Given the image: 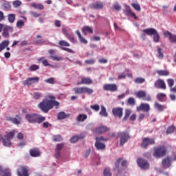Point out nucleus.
<instances>
[{
  "instance_id": "nucleus-34",
  "label": "nucleus",
  "mask_w": 176,
  "mask_h": 176,
  "mask_svg": "<svg viewBox=\"0 0 176 176\" xmlns=\"http://www.w3.org/2000/svg\"><path fill=\"white\" fill-rule=\"evenodd\" d=\"M100 116H103L104 118H107L108 116V113H107V109L104 106H101V111L99 113Z\"/></svg>"
},
{
  "instance_id": "nucleus-36",
  "label": "nucleus",
  "mask_w": 176,
  "mask_h": 176,
  "mask_svg": "<svg viewBox=\"0 0 176 176\" xmlns=\"http://www.w3.org/2000/svg\"><path fill=\"white\" fill-rule=\"evenodd\" d=\"M157 74H158L160 76H168V75H170V72L167 70H158Z\"/></svg>"
},
{
  "instance_id": "nucleus-40",
  "label": "nucleus",
  "mask_w": 176,
  "mask_h": 176,
  "mask_svg": "<svg viewBox=\"0 0 176 176\" xmlns=\"http://www.w3.org/2000/svg\"><path fill=\"white\" fill-rule=\"evenodd\" d=\"M155 109H157V111H159L160 112H163L164 108H166V107L157 102H155Z\"/></svg>"
},
{
  "instance_id": "nucleus-52",
  "label": "nucleus",
  "mask_w": 176,
  "mask_h": 176,
  "mask_svg": "<svg viewBox=\"0 0 176 176\" xmlns=\"http://www.w3.org/2000/svg\"><path fill=\"white\" fill-rule=\"evenodd\" d=\"M166 82L168 83V87L171 88L173 87V86H174V83H175L174 79L169 78L166 80Z\"/></svg>"
},
{
  "instance_id": "nucleus-47",
  "label": "nucleus",
  "mask_w": 176,
  "mask_h": 176,
  "mask_svg": "<svg viewBox=\"0 0 176 176\" xmlns=\"http://www.w3.org/2000/svg\"><path fill=\"white\" fill-rule=\"evenodd\" d=\"M131 6L135 9V10H137L138 12H141V6L138 3H132Z\"/></svg>"
},
{
  "instance_id": "nucleus-51",
  "label": "nucleus",
  "mask_w": 176,
  "mask_h": 176,
  "mask_svg": "<svg viewBox=\"0 0 176 176\" xmlns=\"http://www.w3.org/2000/svg\"><path fill=\"white\" fill-rule=\"evenodd\" d=\"M135 83L142 84L145 82V78L138 77L134 80Z\"/></svg>"
},
{
  "instance_id": "nucleus-23",
  "label": "nucleus",
  "mask_w": 176,
  "mask_h": 176,
  "mask_svg": "<svg viewBox=\"0 0 176 176\" xmlns=\"http://www.w3.org/2000/svg\"><path fill=\"white\" fill-rule=\"evenodd\" d=\"M95 146L96 148V149H98V151H102L104 149H105V144L100 142V140H96V143H95Z\"/></svg>"
},
{
  "instance_id": "nucleus-53",
  "label": "nucleus",
  "mask_w": 176,
  "mask_h": 176,
  "mask_svg": "<svg viewBox=\"0 0 176 176\" xmlns=\"http://www.w3.org/2000/svg\"><path fill=\"white\" fill-rule=\"evenodd\" d=\"M46 83H50V85H54L56 81L54 80V78L52 77L45 80Z\"/></svg>"
},
{
  "instance_id": "nucleus-7",
  "label": "nucleus",
  "mask_w": 176,
  "mask_h": 176,
  "mask_svg": "<svg viewBox=\"0 0 176 176\" xmlns=\"http://www.w3.org/2000/svg\"><path fill=\"white\" fill-rule=\"evenodd\" d=\"M155 138H144L141 143V146L144 148V149H146L149 145H155Z\"/></svg>"
},
{
  "instance_id": "nucleus-10",
  "label": "nucleus",
  "mask_w": 176,
  "mask_h": 176,
  "mask_svg": "<svg viewBox=\"0 0 176 176\" xmlns=\"http://www.w3.org/2000/svg\"><path fill=\"white\" fill-rule=\"evenodd\" d=\"M103 90L115 93V91H118V85L116 84H105L103 86Z\"/></svg>"
},
{
  "instance_id": "nucleus-8",
  "label": "nucleus",
  "mask_w": 176,
  "mask_h": 176,
  "mask_svg": "<svg viewBox=\"0 0 176 176\" xmlns=\"http://www.w3.org/2000/svg\"><path fill=\"white\" fill-rule=\"evenodd\" d=\"M135 96L138 98L143 100V101H152L150 95L146 94L145 91H139L135 93Z\"/></svg>"
},
{
  "instance_id": "nucleus-57",
  "label": "nucleus",
  "mask_w": 176,
  "mask_h": 176,
  "mask_svg": "<svg viewBox=\"0 0 176 176\" xmlns=\"http://www.w3.org/2000/svg\"><path fill=\"white\" fill-rule=\"evenodd\" d=\"M90 108L94 111H96V112H98L100 111V105L98 104L91 105Z\"/></svg>"
},
{
  "instance_id": "nucleus-13",
  "label": "nucleus",
  "mask_w": 176,
  "mask_h": 176,
  "mask_svg": "<svg viewBox=\"0 0 176 176\" xmlns=\"http://www.w3.org/2000/svg\"><path fill=\"white\" fill-rule=\"evenodd\" d=\"M35 82H39V78L38 77L28 78L23 81L22 85L23 86H31V85H34Z\"/></svg>"
},
{
  "instance_id": "nucleus-4",
  "label": "nucleus",
  "mask_w": 176,
  "mask_h": 176,
  "mask_svg": "<svg viewBox=\"0 0 176 176\" xmlns=\"http://www.w3.org/2000/svg\"><path fill=\"white\" fill-rule=\"evenodd\" d=\"M14 138V131H10L8 135L4 137L0 135V141H2L3 146H12V142L10 140Z\"/></svg>"
},
{
  "instance_id": "nucleus-43",
  "label": "nucleus",
  "mask_w": 176,
  "mask_h": 176,
  "mask_svg": "<svg viewBox=\"0 0 176 176\" xmlns=\"http://www.w3.org/2000/svg\"><path fill=\"white\" fill-rule=\"evenodd\" d=\"M67 117V113H65V112L64 111H61L58 114V119L59 120L65 119Z\"/></svg>"
},
{
  "instance_id": "nucleus-5",
  "label": "nucleus",
  "mask_w": 176,
  "mask_h": 176,
  "mask_svg": "<svg viewBox=\"0 0 176 176\" xmlns=\"http://www.w3.org/2000/svg\"><path fill=\"white\" fill-rule=\"evenodd\" d=\"M143 32L148 35L149 36H153V39L155 43H159L160 42V35H159V32L155 28H148L143 30Z\"/></svg>"
},
{
  "instance_id": "nucleus-19",
  "label": "nucleus",
  "mask_w": 176,
  "mask_h": 176,
  "mask_svg": "<svg viewBox=\"0 0 176 176\" xmlns=\"http://www.w3.org/2000/svg\"><path fill=\"white\" fill-rule=\"evenodd\" d=\"M9 32H13V28L12 26L5 27L3 29V33H2L3 36H5V38H9V36H10L9 34Z\"/></svg>"
},
{
  "instance_id": "nucleus-33",
  "label": "nucleus",
  "mask_w": 176,
  "mask_h": 176,
  "mask_svg": "<svg viewBox=\"0 0 176 176\" xmlns=\"http://www.w3.org/2000/svg\"><path fill=\"white\" fill-rule=\"evenodd\" d=\"M166 97H167L166 94L160 93V94H157V100L158 101H160L161 102H163V101H164V99L166 98Z\"/></svg>"
},
{
  "instance_id": "nucleus-63",
  "label": "nucleus",
  "mask_w": 176,
  "mask_h": 176,
  "mask_svg": "<svg viewBox=\"0 0 176 176\" xmlns=\"http://www.w3.org/2000/svg\"><path fill=\"white\" fill-rule=\"evenodd\" d=\"M122 160H123L122 157L118 158L116 162H115V166L117 168H119V166L120 164V162H122Z\"/></svg>"
},
{
  "instance_id": "nucleus-28",
  "label": "nucleus",
  "mask_w": 176,
  "mask_h": 176,
  "mask_svg": "<svg viewBox=\"0 0 176 176\" xmlns=\"http://www.w3.org/2000/svg\"><path fill=\"white\" fill-rule=\"evenodd\" d=\"M36 38H37V39H38V40L36 41V43L37 45H46L47 41H46V40H45V38H42V36L37 35Z\"/></svg>"
},
{
  "instance_id": "nucleus-32",
  "label": "nucleus",
  "mask_w": 176,
  "mask_h": 176,
  "mask_svg": "<svg viewBox=\"0 0 176 176\" xmlns=\"http://www.w3.org/2000/svg\"><path fill=\"white\" fill-rule=\"evenodd\" d=\"M82 83H83V85H91L93 80L89 77H84L82 78Z\"/></svg>"
},
{
  "instance_id": "nucleus-14",
  "label": "nucleus",
  "mask_w": 176,
  "mask_h": 176,
  "mask_svg": "<svg viewBox=\"0 0 176 176\" xmlns=\"http://www.w3.org/2000/svg\"><path fill=\"white\" fill-rule=\"evenodd\" d=\"M112 113L113 116L116 118H118V119H122L123 116V108L122 107H116L112 109Z\"/></svg>"
},
{
  "instance_id": "nucleus-46",
  "label": "nucleus",
  "mask_w": 176,
  "mask_h": 176,
  "mask_svg": "<svg viewBox=\"0 0 176 176\" xmlns=\"http://www.w3.org/2000/svg\"><path fill=\"white\" fill-rule=\"evenodd\" d=\"M66 37L67 39H69V41H70V42H72V43H76V39L74 36V34H68L66 36Z\"/></svg>"
},
{
  "instance_id": "nucleus-44",
  "label": "nucleus",
  "mask_w": 176,
  "mask_h": 176,
  "mask_svg": "<svg viewBox=\"0 0 176 176\" xmlns=\"http://www.w3.org/2000/svg\"><path fill=\"white\" fill-rule=\"evenodd\" d=\"M52 140L54 141V142H60L63 141V138H61V135H54L52 138Z\"/></svg>"
},
{
  "instance_id": "nucleus-56",
  "label": "nucleus",
  "mask_w": 176,
  "mask_h": 176,
  "mask_svg": "<svg viewBox=\"0 0 176 176\" xmlns=\"http://www.w3.org/2000/svg\"><path fill=\"white\" fill-rule=\"evenodd\" d=\"M50 58H52V60H54V61H60V60H63V57L58 56H50Z\"/></svg>"
},
{
  "instance_id": "nucleus-2",
  "label": "nucleus",
  "mask_w": 176,
  "mask_h": 176,
  "mask_svg": "<svg viewBox=\"0 0 176 176\" xmlns=\"http://www.w3.org/2000/svg\"><path fill=\"white\" fill-rule=\"evenodd\" d=\"M25 119L29 123H32L33 124H35V123L41 124L46 120L45 117L39 116L36 113L27 114L25 116Z\"/></svg>"
},
{
  "instance_id": "nucleus-38",
  "label": "nucleus",
  "mask_w": 176,
  "mask_h": 176,
  "mask_svg": "<svg viewBox=\"0 0 176 176\" xmlns=\"http://www.w3.org/2000/svg\"><path fill=\"white\" fill-rule=\"evenodd\" d=\"M8 20L9 23H14V20H16V14H9L8 15Z\"/></svg>"
},
{
  "instance_id": "nucleus-45",
  "label": "nucleus",
  "mask_w": 176,
  "mask_h": 176,
  "mask_svg": "<svg viewBox=\"0 0 176 176\" xmlns=\"http://www.w3.org/2000/svg\"><path fill=\"white\" fill-rule=\"evenodd\" d=\"M42 93L41 92H34L33 94V98H34V100H39V98H42Z\"/></svg>"
},
{
  "instance_id": "nucleus-41",
  "label": "nucleus",
  "mask_w": 176,
  "mask_h": 176,
  "mask_svg": "<svg viewBox=\"0 0 176 176\" xmlns=\"http://www.w3.org/2000/svg\"><path fill=\"white\" fill-rule=\"evenodd\" d=\"M127 104L131 105V107H134V105H135V99L133 97L129 98Z\"/></svg>"
},
{
  "instance_id": "nucleus-17",
  "label": "nucleus",
  "mask_w": 176,
  "mask_h": 176,
  "mask_svg": "<svg viewBox=\"0 0 176 176\" xmlns=\"http://www.w3.org/2000/svg\"><path fill=\"white\" fill-rule=\"evenodd\" d=\"M164 36H168L169 41L170 43H176V35L171 34V32L166 31L164 32Z\"/></svg>"
},
{
  "instance_id": "nucleus-49",
  "label": "nucleus",
  "mask_w": 176,
  "mask_h": 176,
  "mask_svg": "<svg viewBox=\"0 0 176 176\" xmlns=\"http://www.w3.org/2000/svg\"><path fill=\"white\" fill-rule=\"evenodd\" d=\"M130 115H131V110L130 109H126L125 111V116L123 118V120H126L129 119V118L130 117Z\"/></svg>"
},
{
  "instance_id": "nucleus-48",
  "label": "nucleus",
  "mask_w": 176,
  "mask_h": 176,
  "mask_svg": "<svg viewBox=\"0 0 176 176\" xmlns=\"http://www.w3.org/2000/svg\"><path fill=\"white\" fill-rule=\"evenodd\" d=\"M86 93L87 94H93L94 91L93 89L89 88L87 87H84V94Z\"/></svg>"
},
{
  "instance_id": "nucleus-50",
  "label": "nucleus",
  "mask_w": 176,
  "mask_h": 176,
  "mask_svg": "<svg viewBox=\"0 0 176 176\" xmlns=\"http://www.w3.org/2000/svg\"><path fill=\"white\" fill-rule=\"evenodd\" d=\"M175 130V126H174L173 125H171L167 129L166 133V134H172V133H174Z\"/></svg>"
},
{
  "instance_id": "nucleus-24",
  "label": "nucleus",
  "mask_w": 176,
  "mask_h": 176,
  "mask_svg": "<svg viewBox=\"0 0 176 176\" xmlns=\"http://www.w3.org/2000/svg\"><path fill=\"white\" fill-rule=\"evenodd\" d=\"M30 155L32 157H38V156H41V152L38 148H32L30 151Z\"/></svg>"
},
{
  "instance_id": "nucleus-27",
  "label": "nucleus",
  "mask_w": 176,
  "mask_h": 176,
  "mask_svg": "<svg viewBox=\"0 0 176 176\" xmlns=\"http://www.w3.org/2000/svg\"><path fill=\"white\" fill-rule=\"evenodd\" d=\"M63 148H64V144H58L56 146V159L60 158V151H61V149H63Z\"/></svg>"
},
{
  "instance_id": "nucleus-15",
  "label": "nucleus",
  "mask_w": 176,
  "mask_h": 176,
  "mask_svg": "<svg viewBox=\"0 0 176 176\" xmlns=\"http://www.w3.org/2000/svg\"><path fill=\"white\" fill-rule=\"evenodd\" d=\"M154 86L156 89H162V90H166L167 89L166 82L162 79L157 80L154 83Z\"/></svg>"
},
{
  "instance_id": "nucleus-18",
  "label": "nucleus",
  "mask_w": 176,
  "mask_h": 176,
  "mask_svg": "<svg viewBox=\"0 0 176 176\" xmlns=\"http://www.w3.org/2000/svg\"><path fill=\"white\" fill-rule=\"evenodd\" d=\"M124 13L126 16H129L130 17H133L135 20H138V16H135V14L134 12H131V8L130 6H127L126 9L124 11Z\"/></svg>"
},
{
  "instance_id": "nucleus-58",
  "label": "nucleus",
  "mask_w": 176,
  "mask_h": 176,
  "mask_svg": "<svg viewBox=\"0 0 176 176\" xmlns=\"http://www.w3.org/2000/svg\"><path fill=\"white\" fill-rule=\"evenodd\" d=\"M37 69H39V66L36 65H32L29 68V71H37Z\"/></svg>"
},
{
  "instance_id": "nucleus-60",
  "label": "nucleus",
  "mask_w": 176,
  "mask_h": 176,
  "mask_svg": "<svg viewBox=\"0 0 176 176\" xmlns=\"http://www.w3.org/2000/svg\"><path fill=\"white\" fill-rule=\"evenodd\" d=\"M3 176H12V173L9 169H6L3 172Z\"/></svg>"
},
{
  "instance_id": "nucleus-35",
  "label": "nucleus",
  "mask_w": 176,
  "mask_h": 176,
  "mask_svg": "<svg viewBox=\"0 0 176 176\" xmlns=\"http://www.w3.org/2000/svg\"><path fill=\"white\" fill-rule=\"evenodd\" d=\"M87 119V115L86 114H79L77 116V122H85Z\"/></svg>"
},
{
  "instance_id": "nucleus-21",
  "label": "nucleus",
  "mask_w": 176,
  "mask_h": 176,
  "mask_svg": "<svg viewBox=\"0 0 176 176\" xmlns=\"http://www.w3.org/2000/svg\"><path fill=\"white\" fill-rule=\"evenodd\" d=\"M91 9H95L96 10H101V9L104 8V3L96 1L91 5Z\"/></svg>"
},
{
  "instance_id": "nucleus-1",
  "label": "nucleus",
  "mask_w": 176,
  "mask_h": 176,
  "mask_svg": "<svg viewBox=\"0 0 176 176\" xmlns=\"http://www.w3.org/2000/svg\"><path fill=\"white\" fill-rule=\"evenodd\" d=\"M49 99H44L38 104V108H40L43 112L47 113L50 109H53L54 107L58 108L60 102L56 100V96L49 95L47 96Z\"/></svg>"
},
{
  "instance_id": "nucleus-12",
  "label": "nucleus",
  "mask_w": 176,
  "mask_h": 176,
  "mask_svg": "<svg viewBox=\"0 0 176 176\" xmlns=\"http://www.w3.org/2000/svg\"><path fill=\"white\" fill-rule=\"evenodd\" d=\"M136 111L138 112H149L151 111V106L148 103H141L140 106L137 107Z\"/></svg>"
},
{
  "instance_id": "nucleus-22",
  "label": "nucleus",
  "mask_w": 176,
  "mask_h": 176,
  "mask_svg": "<svg viewBox=\"0 0 176 176\" xmlns=\"http://www.w3.org/2000/svg\"><path fill=\"white\" fill-rule=\"evenodd\" d=\"M16 118H18L8 117L7 118V120H8V122H11L14 124H20V123H21V118L19 117V116H16Z\"/></svg>"
},
{
  "instance_id": "nucleus-37",
  "label": "nucleus",
  "mask_w": 176,
  "mask_h": 176,
  "mask_svg": "<svg viewBox=\"0 0 176 176\" xmlns=\"http://www.w3.org/2000/svg\"><path fill=\"white\" fill-rule=\"evenodd\" d=\"M38 63H41L43 64L45 67H49L50 66V64H49V62L47 60L45 59V57H41L38 59Z\"/></svg>"
},
{
  "instance_id": "nucleus-11",
  "label": "nucleus",
  "mask_w": 176,
  "mask_h": 176,
  "mask_svg": "<svg viewBox=\"0 0 176 176\" xmlns=\"http://www.w3.org/2000/svg\"><path fill=\"white\" fill-rule=\"evenodd\" d=\"M137 163L139 167H140V168H142L143 170H148V168H149V163H148V161L142 158H138L137 160Z\"/></svg>"
},
{
  "instance_id": "nucleus-55",
  "label": "nucleus",
  "mask_w": 176,
  "mask_h": 176,
  "mask_svg": "<svg viewBox=\"0 0 176 176\" xmlns=\"http://www.w3.org/2000/svg\"><path fill=\"white\" fill-rule=\"evenodd\" d=\"M16 27H18V28H22L23 27H24V21L23 20H19L16 22Z\"/></svg>"
},
{
  "instance_id": "nucleus-29",
  "label": "nucleus",
  "mask_w": 176,
  "mask_h": 176,
  "mask_svg": "<svg viewBox=\"0 0 176 176\" xmlns=\"http://www.w3.org/2000/svg\"><path fill=\"white\" fill-rule=\"evenodd\" d=\"M76 34H77V36H78V38L80 42L81 43H84L85 45H86L87 43V40H86V38H83V36H82L80 32H79V30H77Z\"/></svg>"
},
{
  "instance_id": "nucleus-61",
  "label": "nucleus",
  "mask_w": 176,
  "mask_h": 176,
  "mask_svg": "<svg viewBox=\"0 0 176 176\" xmlns=\"http://www.w3.org/2000/svg\"><path fill=\"white\" fill-rule=\"evenodd\" d=\"M85 64L87 65H93L94 63H96V60L94 59H87L85 61Z\"/></svg>"
},
{
  "instance_id": "nucleus-3",
  "label": "nucleus",
  "mask_w": 176,
  "mask_h": 176,
  "mask_svg": "<svg viewBox=\"0 0 176 176\" xmlns=\"http://www.w3.org/2000/svg\"><path fill=\"white\" fill-rule=\"evenodd\" d=\"M153 156L156 159H160V157H164L167 155V147L166 146H160L153 148Z\"/></svg>"
},
{
  "instance_id": "nucleus-25",
  "label": "nucleus",
  "mask_w": 176,
  "mask_h": 176,
  "mask_svg": "<svg viewBox=\"0 0 176 176\" xmlns=\"http://www.w3.org/2000/svg\"><path fill=\"white\" fill-rule=\"evenodd\" d=\"M82 32L84 35H87V32L89 34H93V28H91L90 26H83L82 28Z\"/></svg>"
},
{
  "instance_id": "nucleus-16",
  "label": "nucleus",
  "mask_w": 176,
  "mask_h": 176,
  "mask_svg": "<svg viewBox=\"0 0 176 176\" xmlns=\"http://www.w3.org/2000/svg\"><path fill=\"white\" fill-rule=\"evenodd\" d=\"M171 159L170 157H166L162 161V167L164 168H169V167H171Z\"/></svg>"
},
{
  "instance_id": "nucleus-42",
  "label": "nucleus",
  "mask_w": 176,
  "mask_h": 176,
  "mask_svg": "<svg viewBox=\"0 0 176 176\" xmlns=\"http://www.w3.org/2000/svg\"><path fill=\"white\" fill-rule=\"evenodd\" d=\"M104 176H112V173H111V168H105L103 171Z\"/></svg>"
},
{
  "instance_id": "nucleus-39",
  "label": "nucleus",
  "mask_w": 176,
  "mask_h": 176,
  "mask_svg": "<svg viewBox=\"0 0 176 176\" xmlns=\"http://www.w3.org/2000/svg\"><path fill=\"white\" fill-rule=\"evenodd\" d=\"M79 140H82V135L74 136L70 139V142L74 144V142H78Z\"/></svg>"
},
{
  "instance_id": "nucleus-20",
  "label": "nucleus",
  "mask_w": 176,
  "mask_h": 176,
  "mask_svg": "<svg viewBox=\"0 0 176 176\" xmlns=\"http://www.w3.org/2000/svg\"><path fill=\"white\" fill-rule=\"evenodd\" d=\"M107 131H109V128L105 126H100L95 129V133H96V134H102L104 133H107Z\"/></svg>"
},
{
  "instance_id": "nucleus-62",
  "label": "nucleus",
  "mask_w": 176,
  "mask_h": 176,
  "mask_svg": "<svg viewBox=\"0 0 176 176\" xmlns=\"http://www.w3.org/2000/svg\"><path fill=\"white\" fill-rule=\"evenodd\" d=\"M30 14H32L33 17H35V18L39 17L42 15V14H39L35 11L30 12Z\"/></svg>"
},
{
  "instance_id": "nucleus-9",
  "label": "nucleus",
  "mask_w": 176,
  "mask_h": 176,
  "mask_svg": "<svg viewBox=\"0 0 176 176\" xmlns=\"http://www.w3.org/2000/svg\"><path fill=\"white\" fill-rule=\"evenodd\" d=\"M28 171V166L21 165L17 169V174L19 176H30Z\"/></svg>"
},
{
  "instance_id": "nucleus-54",
  "label": "nucleus",
  "mask_w": 176,
  "mask_h": 176,
  "mask_svg": "<svg viewBox=\"0 0 176 176\" xmlns=\"http://www.w3.org/2000/svg\"><path fill=\"white\" fill-rule=\"evenodd\" d=\"M58 45H60V46H66V47H69L70 46V45L69 44L68 42L65 41H60L58 42Z\"/></svg>"
},
{
  "instance_id": "nucleus-6",
  "label": "nucleus",
  "mask_w": 176,
  "mask_h": 176,
  "mask_svg": "<svg viewBox=\"0 0 176 176\" xmlns=\"http://www.w3.org/2000/svg\"><path fill=\"white\" fill-rule=\"evenodd\" d=\"M117 135L120 138V146H123L130 140V135L126 132H119L117 133Z\"/></svg>"
},
{
  "instance_id": "nucleus-30",
  "label": "nucleus",
  "mask_w": 176,
  "mask_h": 176,
  "mask_svg": "<svg viewBox=\"0 0 176 176\" xmlns=\"http://www.w3.org/2000/svg\"><path fill=\"white\" fill-rule=\"evenodd\" d=\"M9 46V41H3L0 43V52Z\"/></svg>"
},
{
  "instance_id": "nucleus-59",
  "label": "nucleus",
  "mask_w": 176,
  "mask_h": 176,
  "mask_svg": "<svg viewBox=\"0 0 176 176\" xmlns=\"http://www.w3.org/2000/svg\"><path fill=\"white\" fill-rule=\"evenodd\" d=\"M113 9H115V10L117 11L122 10V6H120V5H119L118 3L113 4Z\"/></svg>"
},
{
  "instance_id": "nucleus-31",
  "label": "nucleus",
  "mask_w": 176,
  "mask_h": 176,
  "mask_svg": "<svg viewBox=\"0 0 176 176\" xmlns=\"http://www.w3.org/2000/svg\"><path fill=\"white\" fill-rule=\"evenodd\" d=\"M73 90L75 94H83L85 91V87H75Z\"/></svg>"
},
{
  "instance_id": "nucleus-26",
  "label": "nucleus",
  "mask_w": 176,
  "mask_h": 176,
  "mask_svg": "<svg viewBox=\"0 0 176 176\" xmlns=\"http://www.w3.org/2000/svg\"><path fill=\"white\" fill-rule=\"evenodd\" d=\"M30 6L34 9H38V10H43V9H45V6L42 3H32L30 4Z\"/></svg>"
},
{
  "instance_id": "nucleus-64",
  "label": "nucleus",
  "mask_w": 176,
  "mask_h": 176,
  "mask_svg": "<svg viewBox=\"0 0 176 176\" xmlns=\"http://www.w3.org/2000/svg\"><path fill=\"white\" fill-rule=\"evenodd\" d=\"M14 8H19L21 5V1L16 0L13 2Z\"/></svg>"
}]
</instances>
